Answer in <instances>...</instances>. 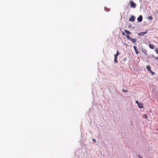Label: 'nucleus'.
<instances>
[{
  "mask_svg": "<svg viewBox=\"0 0 158 158\" xmlns=\"http://www.w3.org/2000/svg\"><path fill=\"white\" fill-rule=\"evenodd\" d=\"M130 7L132 8H135L136 6V4L131 1H130Z\"/></svg>",
  "mask_w": 158,
  "mask_h": 158,
  "instance_id": "nucleus-1",
  "label": "nucleus"
},
{
  "mask_svg": "<svg viewBox=\"0 0 158 158\" xmlns=\"http://www.w3.org/2000/svg\"><path fill=\"white\" fill-rule=\"evenodd\" d=\"M146 68L147 69L148 71H149V72L152 74V75H154L155 74V73L153 72L151 70V67L148 65H147L146 66Z\"/></svg>",
  "mask_w": 158,
  "mask_h": 158,
  "instance_id": "nucleus-2",
  "label": "nucleus"
},
{
  "mask_svg": "<svg viewBox=\"0 0 158 158\" xmlns=\"http://www.w3.org/2000/svg\"><path fill=\"white\" fill-rule=\"evenodd\" d=\"M147 31H146V32H140L139 33H138V35L139 36H143L144 35L146 34L147 33Z\"/></svg>",
  "mask_w": 158,
  "mask_h": 158,
  "instance_id": "nucleus-3",
  "label": "nucleus"
},
{
  "mask_svg": "<svg viewBox=\"0 0 158 158\" xmlns=\"http://www.w3.org/2000/svg\"><path fill=\"white\" fill-rule=\"evenodd\" d=\"M135 17L133 16H131L129 19V20L131 22H133L135 20Z\"/></svg>",
  "mask_w": 158,
  "mask_h": 158,
  "instance_id": "nucleus-4",
  "label": "nucleus"
},
{
  "mask_svg": "<svg viewBox=\"0 0 158 158\" xmlns=\"http://www.w3.org/2000/svg\"><path fill=\"white\" fill-rule=\"evenodd\" d=\"M142 19L143 17L141 15H140L137 18V20L140 22H141L142 20Z\"/></svg>",
  "mask_w": 158,
  "mask_h": 158,
  "instance_id": "nucleus-5",
  "label": "nucleus"
},
{
  "mask_svg": "<svg viewBox=\"0 0 158 158\" xmlns=\"http://www.w3.org/2000/svg\"><path fill=\"white\" fill-rule=\"evenodd\" d=\"M149 45L150 48L152 49H153L155 47L154 45L151 44H149Z\"/></svg>",
  "mask_w": 158,
  "mask_h": 158,
  "instance_id": "nucleus-6",
  "label": "nucleus"
},
{
  "mask_svg": "<svg viewBox=\"0 0 158 158\" xmlns=\"http://www.w3.org/2000/svg\"><path fill=\"white\" fill-rule=\"evenodd\" d=\"M138 107L140 108H142L143 107V104L140 103H139V104H138Z\"/></svg>",
  "mask_w": 158,
  "mask_h": 158,
  "instance_id": "nucleus-7",
  "label": "nucleus"
},
{
  "mask_svg": "<svg viewBox=\"0 0 158 158\" xmlns=\"http://www.w3.org/2000/svg\"><path fill=\"white\" fill-rule=\"evenodd\" d=\"M130 40L133 43H135L136 41V40L135 39L131 38Z\"/></svg>",
  "mask_w": 158,
  "mask_h": 158,
  "instance_id": "nucleus-8",
  "label": "nucleus"
},
{
  "mask_svg": "<svg viewBox=\"0 0 158 158\" xmlns=\"http://www.w3.org/2000/svg\"><path fill=\"white\" fill-rule=\"evenodd\" d=\"M133 47H134V48L136 52V54H138V52L136 48V46H134Z\"/></svg>",
  "mask_w": 158,
  "mask_h": 158,
  "instance_id": "nucleus-9",
  "label": "nucleus"
},
{
  "mask_svg": "<svg viewBox=\"0 0 158 158\" xmlns=\"http://www.w3.org/2000/svg\"><path fill=\"white\" fill-rule=\"evenodd\" d=\"M120 53H119V52H118V51H117V53L115 55H114V57H117L118 55H119Z\"/></svg>",
  "mask_w": 158,
  "mask_h": 158,
  "instance_id": "nucleus-10",
  "label": "nucleus"
},
{
  "mask_svg": "<svg viewBox=\"0 0 158 158\" xmlns=\"http://www.w3.org/2000/svg\"><path fill=\"white\" fill-rule=\"evenodd\" d=\"M124 31L127 34H131V33L130 32L128 31L127 30H125Z\"/></svg>",
  "mask_w": 158,
  "mask_h": 158,
  "instance_id": "nucleus-11",
  "label": "nucleus"
},
{
  "mask_svg": "<svg viewBox=\"0 0 158 158\" xmlns=\"http://www.w3.org/2000/svg\"><path fill=\"white\" fill-rule=\"evenodd\" d=\"M114 63H118V60L117 59V57H114Z\"/></svg>",
  "mask_w": 158,
  "mask_h": 158,
  "instance_id": "nucleus-12",
  "label": "nucleus"
},
{
  "mask_svg": "<svg viewBox=\"0 0 158 158\" xmlns=\"http://www.w3.org/2000/svg\"><path fill=\"white\" fill-rule=\"evenodd\" d=\"M148 19L149 20H151L152 19V17L151 16H149L148 17Z\"/></svg>",
  "mask_w": 158,
  "mask_h": 158,
  "instance_id": "nucleus-13",
  "label": "nucleus"
},
{
  "mask_svg": "<svg viewBox=\"0 0 158 158\" xmlns=\"http://www.w3.org/2000/svg\"><path fill=\"white\" fill-rule=\"evenodd\" d=\"M127 38L128 39V40H131V38L129 35H127Z\"/></svg>",
  "mask_w": 158,
  "mask_h": 158,
  "instance_id": "nucleus-14",
  "label": "nucleus"
},
{
  "mask_svg": "<svg viewBox=\"0 0 158 158\" xmlns=\"http://www.w3.org/2000/svg\"><path fill=\"white\" fill-rule=\"evenodd\" d=\"M155 52H156V53L157 54H158V49H156L155 50Z\"/></svg>",
  "mask_w": 158,
  "mask_h": 158,
  "instance_id": "nucleus-15",
  "label": "nucleus"
},
{
  "mask_svg": "<svg viewBox=\"0 0 158 158\" xmlns=\"http://www.w3.org/2000/svg\"><path fill=\"white\" fill-rule=\"evenodd\" d=\"M122 91H123V92H128V91L127 90H123Z\"/></svg>",
  "mask_w": 158,
  "mask_h": 158,
  "instance_id": "nucleus-16",
  "label": "nucleus"
},
{
  "mask_svg": "<svg viewBox=\"0 0 158 158\" xmlns=\"http://www.w3.org/2000/svg\"><path fill=\"white\" fill-rule=\"evenodd\" d=\"M93 141L94 142H96V139H93Z\"/></svg>",
  "mask_w": 158,
  "mask_h": 158,
  "instance_id": "nucleus-17",
  "label": "nucleus"
},
{
  "mask_svg": "<svg viewBox=\"0 0 158 158\" xmlns=\"http://www.w3.org/2000/svg\"><path fill=\"white\" fill-rule=\"evenodd\" d=\"M144 117H145V118H146V119H147V115H146L145 114V115H144Z\"/></svg>",
  "mask_w": 158,
  "mask_h": 158,
  "instance_id": "nucleus-18",
  "label": "nucleus"
},
{
  "mask_svg": "<svg viewBox=\"0 0 158 158\" xmlns=\"http://www.w3.org/2000/svg\"><path fill=\"white\" fill-rule=\"evenodd\" d=\"M135 102H136V104H138H138H139V102H138V101H136Z\"/></svg>",
  "mask_w": 158,
  "mask_h": 158,
  "instance_id": "nucleus-19",
  "label": "nucleus"
},
{
  "mask_svg": "<svg viewBox=\"0 0 158 158\" xmlns=\"http://www.w3.org/2000/svg\"><path fill=\"white\" fill-rule=\"evenodd\" d=\"M122 35H125V33L123 32L122 33Z\"/></svg>",
  "mask_w": 158,
  "mask_h": 158,
  "instance_id": "nucleus-20",
  "label": "nucleus"
},
{
  "mask_svg": "<svg viewBox=\"0 0 158 158\" xmlns=\"http://www.w3.org/2000/svg\"><path fill=\"white\" fill-rule=\"evenodd\" d=\"M139 158H143L142 157L139 156Z\"/></svg>",
  "mask_w": 158,
  "mask_h": 158,
  "instance_id": "nucleus-21",
  "label": "nucleus"
}]
</instances>
